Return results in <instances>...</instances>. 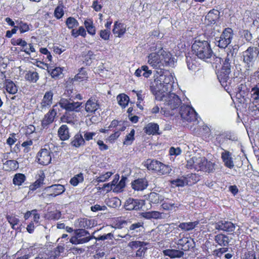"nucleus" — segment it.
<instances>
[{
	"mask_svg": "<svg viewBox=\"0 0 259 259\" xmlns=\"http://www.w3.org/2000/svg\"><path fill=\"white\" fill-rule=\"evenodd\" d=\"M150 53L147 56V63L157 70L163 69L166 66H174L175 62L172 55L163 49L160 42L151 45L149 49Z\"/></svg>",
	"mask_w": 259,
	"mask_h": 259,
	"instance_id": "nucleus-1",
	"label": "nucleus"
},
{
	"mask_svg": "<svg viewBox=\"0 0 259 259\" xmlns=\"http://www.w3.org/2000/svg\"><path fill=\"white\" fill-rule=\"evenodd\" d=\"M154 81L150 86V90L153 95L155 93L168 92L171 88V83L174 82L172 75L163 69L156 70L154 75Z\"/></svg>",
	"mask_w": 259,
	"mask_h": 259,
	"instance_id": "nucleus-2",
	"label": "nucleus"
},
{
	"mask_svg": "<svg viewBox=\"0 0 259 259\" xmlns=\"http://www.w3.org/2000/svg\"><path fill=\"white\" fill-rule=\"evenodd\" d=\"M215 164L208 161L203 156H194L187 160L186 167L189 169H194L208 173L212 172Z\"/></svg>",
	"mask_w": 259,
	"mask_h": 259,
	"instance_id": "nucleus-3",
	"label": "nucleus"
},
{
	"mask_svg": "<svg viewBox=\"0 0 259 259\" xmlns=\"http://www.w3.org/2000/svg\"><path fill=\"white\" fill-rule=\"evenodd\" d=\"M192 50L198 58L207 62H210L214 56L209 43L205 40H195L192 45Z\"/></svg>",
	"mask_w": 259,
	"mask_h": 259,
	"instance_id": "nucleus-4",
	"label": "nucleus"
},
{
	"mask_svg": "<svg viewBox=\"0 0 259 259\" xmlns=\"http://www.w3.org/2000/svg\"><path fill=\"white\" fill-rule=\"evenodd\" d=\"M155 99L158 101L164 102L165 108L174 110L177 108L181 103V100L174 93H155Z\"/></svg>",
	"mask_w": 259,
	"mask_h": 259,
	"instance_id": "nucleus-5",
	"label": "nucleus"
},
{
	"mask_svg": "<svg viewBox=\"0 0 259 259\" xmlns=\"http://www.w3.org/2000/svg\"><path fill=\"white\" fill-rule=\"evenodd\" d=\"M259 54V49L257 47H249L242 53L243 62L247 70H250Z\"/></svg>",
	"mask_w": 259,
	"mask_h": 259,
	"instance_id": "nucleus-6",
	"label": "nucleus"
},
{
	"mask_svg": "<svg viewBox=\"0 0 259 259\" xmlns=\"http://www.w3.org/2000/svg\"><path fill=\"white\" fill-rule=\"evenodd\" d=\"M147 167L148 170L155 172L158 175H168L171 171L170 166L154 159L147 161Z\"/></svg>",
	"mask_w": 259,
	"mask_h": 259,
	"instance_id": "nucleus-7",
	"label": "nucleus"
},
{
	"mask_svg": "<svg viewBox=\"0 0 259 259\" xmlns=\"http://www.w3.org/2000/svg\"><path fill=\"white\" fill-rule=\"evenodd\" d=\"M250 103L248 107V112L251 116L259 114V88H253L249 93Z\"/></svg>",
	"mask_w": 259,
	"mask_h": 259,
	"instance_id": "nucleus-8",
	"label": "nucleus"
},
{
	"mask_svg": "<svg viewBox=\"0 0 259 259\" xmlns=\"http://www.w3.org/2000/svg\"><path fill=\"white\" fill-rule=\"evenodd\" d=\"M233 30L230 28H225L219 37H215V44L220 48L225 49L231 42Z\"/></svg>",
	"mask_w": 259,
	"mask_h": 259,
	"instance_id": "nucleus-9",
	"label": "nucleus"
},
{
	"mask_svg": "<svg viewBox=\"0 0 259 259\" xmlns=\"http://www.w3.org/2000/svg\"><path fill=\"white\" fill-rule=\"evenodd\" d=\"M52 152L49 146L45 145L41 148L37 154V162L41 165H47L51 162L52 157L51 154Z\"/></svg>",
	"mask_w": 259,
	"mask_h": 259,
	"instance_id": "nucleus-10",
	"label": "nucleus"
},
{
	"mask_svg": "<svg viewBox=\"0 0 259 259\" xmlns=\"http://www.w3.org/2000/svg\"><path fill=\"white\" fill-rule=\"evenodd\" d=\"M180 113L182 119L187 121L191 122L197 119L196 112L192 107L189 106H182Z\"/></svg>",
	"mask_w": 259,
	"mask_h": 259,
	"instance_id": "nucleus-11",
	"label": "nucleus"
},
{
	"mask_svg": "<svg viewBox=\"0 0 259 259\" xmlns=\"http://www.w3.org/2000/svg\"><path fill=\"white\" fill-rule=\"evenodd\" d=\"M65 190L63 185L60 184L53 185L45 188L42 193L45 197H55L62 194Z\"/></svg>",
	"mask_w": 259,
	"mask_h": 259,
	"instance_id": "nucleus-12",
	"label": "nucleus"
},
{
	"mask_svg": "<svg viewBox=\"0 0 259 259\" xmlns=\"http://www.w3.org/2000/svg\"><path fill=\"white\" fill-rule=\"evenodd\" d=\"M58 104L62 109L66 111L78 112L82 103L78 102H75L72 101L71 100L62 98L60 99Z\"/></svg>",
	"mask_w": 259,
	"mask_h": 259,
	"instance_id": "nucleus-13",
	"label": "nucleus"
},
{
	"mask_svg": "<svg viewBox=\"0 0 259 259\" xmlns=\"http://www.w3.org/2000/svg\"><path fill=\"white\" fill-rule=\"evenodd\" d=\"M214 227L215 229L221 230L228 233H232L235 230V224L231 222L222 220L214 224Z\"/></svg>",
	"mask_w": 259,
	"mask_h": 259,
	"instance_id": "nucleus-14",
	"label": "nucleus"
},
{
	"mask_svg": "<svg viewBox=\"0 0 259 259\" xmlns=\"http://www.w3.org/2000/svg\"><path fill=\"white\" fill-rule=\"evenodd\" d=\"M57 106V105L53 106V108L45 115L41 121V125L44 128L47 127L48 125L54 121V118L57 115V111L55 109Z\"/></svg>",
	"mask_w": 259,
	"mask_h": 259,
	"instance_id": "nucleus-15",
	"label": "nucleus"
},
{
	"mask_svg": "<svg viewBox=\"0 0 259 259\" xmlns=\"http://www.w3.org/2000/svg\"><path fill=\"white\" fill-rule=\"evenodd\" d=\"M177 243L178 248L184 251L188 250L194 246V242L190 238L184 237L179 239Z\"/></svg>",
	"mask_w": 259,
	"mask_h": 259,
	"instance_id": "nucleus-16",
	"label": "nucleus"
},
{
	"mask_svg": "<svg viewBox=\"0 0 259 259\" xmlns=\"http://www.w3.org/2000/svg\"><path fill=\"white\" fill-rule=\"evenodd\" d=\"M53 93L52 91H48L45 93L43 99L40 103V108L41 111L46 110L49 108L53 103Z\"/></svg>",
	"mask_w": 259,
	"mask_h": 259,
	"instance_id": "nucleus-17",
	"label": "nucleus"
},
{
	"mask_svg": "<svg viewBox=\"0 0 259 259\" xmlns=\"http://www.w3.org/2000/svg\"><path fill=\"white\" fill-rule=\"evenodd\" d=\"M143 205V201L139 199L130 198L126 200L125 208L127 210H138Z\"/></svg>",
	"mask_w": 259,
	"mask_h": 259,
	"instance_id": "nucleus-18",
	"label": "nucleus"
},
{
	"mask_svg": "<svg viewBox=\"0 0 259 259\" xmlns=\"http://www.w3.org/2000/svg\"><path fill=\"white\" fill-rule=\"evenodd\" d=\"M221 149L223 151L221 153V158L224 165L229 168H232L234 166V164L232 157V153L229 151L225 150L223 148L221 147Z\"/></svg>",
	"mask_w": 259,
	"mask_h": 259,
	"instance_id": "nucleus-19",
	"label": "nucleus"
},
{
	"mask_svg": "<svg viewBox=\"0 0 259 259\" xmlns=\"http://www.w3.org/2000/svg\"><path fill=\"white\" fill-rule=\"evenodd\" d=\"M148 185L147 180L145 178H139L135 180L131 183V186L135 191H143L147 188Z\"/></svg>",
	"mask_w": 259,
	"mask_h": 259,
	"instance_id": "nucleus-20",
	"label": "nucleus"
},
{
	"mask_svg": "<svg viewBox=\"0 0 259 259\" xmlns=\"http://www.w3.org/2000/svg\"><path fill=\"white\" fill-rule=\"evenodd\" d=\"M231 73L230 70L222 69L220 72L218 74V78L223 87H226L228 83H230L229 74Z\"/></svg>",
	"mask_w": 259,
	"mask_h": 259,
	"instance_id": "nucleus-21",
	"label": "nucleus"
},
{
	"mask_svg": "<svg viewBox=\"0 0 259 259\" xmlns=\"http://www.w3.org/2000/svg\"><path fill=\"white\" fill-rule=\"evenodd\" d=\"M99 108V104L95 99H89L85 104V110L90 115L95 113Z\"/></svg>",
	"mask_w": 259,
	"mask_h": 259,
	"instance_id": "nucleus-22",
	"label": "nucleus"
},
{
	"mask_svg": "<svg viewBox=\"0 0 259 259\" xmlns=\"http://www.w3.org/2000/svg\"><path fill=\"white\" fill-rule=\"evenodd\" d=\"M76 115L73 113L66 112L61 117L62 122L67 123L73 126L77 124V120L75 119Z\"/></svg>",
	"mask_w": 259,
	"mask_h": 259,
	"instance_id": "nucleus-23",
	"label": "nucleus"
},
{
	"mask_svg": "<svg viewBox=\"0 0 259 259\" xmlns=\"http://www.w3.org/2000/svg\"><path fill=\"white\" fill-rule=\"evenodd\" d=\"M219 14L220 12L218 10L213 9L210 11L205 16V23L207 25L215 23L219 19Z\"/></svg>",
	"mask_w": 259,
	"mask_h": 259,
	"instance_id": "nucleus-24",
	"label": "nucleus"
},
{
	"mask_svg": "<svg viewBox=\"0 0 259 259\" xmlns=\"http://www.w3.org/2000/svg\"><path fill=\"white\" fill-rule=\"evenodd\" d=\"M126 26L125 24L116 21L114 23L112 31L116 36L120 37L125 33L126 30Z\"/></svg>",
	"mask_w": 259,
	"mask_h": 259,
	"instance_id": "nucleus-25",
	"label": "nucleus"
},
{
	"mask_svg": "<svg viewBox=\"0 0 259 259\" xmlns=\"http://www.w3.org/2000/svg\"><path fill=\"white\" fill-rule=\"evenodd\" d=\"M163 253L165 256H168L171 258H180L184 255V252L177 249H167L163 250Z\"/></svg>",
	"mask_w": 259,
	"mask_h": 259,
	"instance_id": "nucleus-26",
	"label": "nucleus"
},
{
	"mask_svg": "<svg viewBox=\"0 0 259 259\" xmlns=\"http://www.w3.org/2000/svg\"><path fill=\"white\" fill-rule=\"evenodd\" d=\"M234 58V50H230L227 53V55L225 57L223 61V64L222 69L230 70H231V64Z\"/></svg>",
	"mask_w": 259,
	"mask_h": 259,
	"instance_id": "nucleus-27",
	"label": "nucleus"
},
{
	"mask_svg": "<svg viewBox=\"0 0 259 259\" xmlns=\"http://www.w3.org/2000/svg\"><path fill=\"white\" fill-rule=\"evenodd\" d=\"M71 144L75 148H79L85 145L84 139H83V135L80 132L74 136Z\"/></svg>",
	"mask_w": 259,
	"mask_h": 259,
	"instance_id": "nucleus-28",
	"label": "nucleus"
},
{
	"mask_svg": "<svg viewBox=\"0 0 259 259\" xmlns=\"http://www.w3.org/2000/svg\"><path fill=\"white\" fill-rule=\"evenodd\" d=\"M58 136L62 141H65L68 140L69 137V129L66 124L62 125L59 128Z\"/></svg>",
	"mask_w": 259,
	"mask_h": 259,
	"instance_id": "nucleus-29",
	"label": "nucleus"
},
{
	"mask_svg": "<svg viewBox=\"0 0 259 259\" xmlns=\"http://www.w3.org/2000/svg\"><path fill=\"white\" fill-rule=\"evenodd\" d=\"M24 77L27 81L31 83H35L39 79V76L37 72L30 70L26 72Z\"/></svg>",
	"mask_w": 259,
	"mask_h": 259,
	"instance_id": "nucleus-30",
	"label": "nucleus"
},
{
	"mask_svg": "<svg viewBox=\"0 0 259 259\" xmlns=\"http://www.w3.org/2000/svg\"><path fill=\"white\" fill-rule=\"evenodd\" d=\"M145 132L148 135L159 134V125L157 123H149L144 128Z\"/></svg>",
	"mask_w": 259,
	"mask_h": 259,
	"instance_id": "nucleus-31",
	"label": "nucleus"
},
{
	"mask_svg": "<svg viewBox=\"0 0 259 259\" xmlns=\"http://www.w3.org/2000/svg\"><path fill=\"white\" fill-rule=\"evenodd\" d=\"M141 217L146 219H158L161 218V213L158 211H150L141 213Z\"/></svg>",
	"mask_w": 259,
	"mask_h": 259,
	"instance_id": "nucleus-32",
	"label": "nucleus"
},
{
	"mask_svg": "<svg viewBox=\"0 0 259 259\" xmlns=\"http://www.w3.org/2000/svg\"><path fill=\"white\" fill-rule=\"evenodd\" d=\"M214 241L221 246H227L229 242L228 236L223 234H219L214 237Z\"/></svg>",
	"mask_w": 259,
	"mask_h": 259,
	"instance_id": "nucleus-33",
	"label": "nucleus"
},
{
	"mask_svg": "<svg viewBox=\"0 0 259 259\" xmlns=\"http://www.w3.org/2000/svg\"><path fill=\"white\" fill-rule=\"evenodd\" d=\"M3 168L5 170L11 171L15 170L18 168V163L17 161L14 160H7L3 163Z\"/></svg>",
	"mask_w": 259,
	"mask_h": 259,
	"instance_id": "nucleus-34",
	"label": "nucleus"
},
{
	"mask_svg": "<svg viewBox=\"0 0 259 259\" xmlns=\"http://www.w3.org/2000/svg\"><path fill=\"white\" fill-rule=\"evenodd\" d=\"M6 91L10 94L14 95L18 91V88L13 81L7 79L5 84Z\"/></svg>",
	"mask_w": 259,
	"mask_h": 259,
	"instance_id": "nucleus-35",
	"label": "nucleus"
},
{
	"mask_svg": "<svg viewBox=\"0 0 259 259\" xmlns=\"http://www.w3.org/2000/svg\"><path fill=\"white\" fill-rule=\"evenodd\" d=\"M181 205V204L179 202L174 203L171 201H164L161 204V207L164 210H172L178 208Z\"/></svg>",
	"mask_w": 259,
	"mask_h": 259,
	"instance_id": "nucleus-36",
	"label": "nucleus"
},
{
	"mask_svg": "<svg viewBox=\"0 0 259 259\" xmlns=\"http://www.w3.org/2000/svg\"><path fill=\"white\" fill-rule=\"evenodd\" d=\"M84 25L89 34L93 36L95 35L96 29L92 20L88 19L85 20Z\"/></svg>",
	"mask_w": 259,
	"mask_h": 259,
	"instance_id": "nucleus-37",
	"label": "nucleus"
},
{
	"mask_svg": "<svg viewBox=\"0 0 259 259\" xmlns=\"http://www.w3.org/2000/svg\"><path fill=\"white\" fill-rule=\"evenodd\" d=\"M148 199L151 203L157 204L163 200L164 197L157 193L151 192L148 196Z\"/></svg>",
	"mask_w": 259,
	"mask_h": 259,
	"instance_id": "nucleus-38",
	"label": "nucleus"
},
{
	"mask_svg": "<svg viewBox=\"0 0 259 259\" xmlns=\"http://www.w3.org/2000/svg\"><path fill=\"white\" fill-rule=\"evenodd\" d=\"M170 183L173 187H184L188 184V182L186 178L182 177L171 181Z\"/></svg>",
	"mask_w": 259,
	"mask_h": 259,
	"instance_id": "nucleus-39",
	"label": "nucleus"
},
{
	"mask_svg": "<svg viewBox=\"0 0 259 259\" xmlns=\"http://www.w3.org/2000/svg\"><path fill=\"white\" fill-rule=\"evenodd\" d=\"M7 219L14 230H18L20 228V221L16 217L12 215H8Z\"/></svg>",
	"mask_w": 259,
	"mask_h": 259,
	"instance_id": "nucleus-40",
	"label": "nucleus"
},
{
	"mask_svg": "<svg viewBox=\"0 0 259 259\" xmlns=\"http://www.w3.org/2000/svg\"><path fill=\"white\" fill-rule=\"evenodd\" d=\"M199 224L198 221L193 222L182 223L179 225V227L185 231H190L193 229Z\"/></svg>",
	"mask_w": 259,
	"mask_h": 259,
	"instance_id": "nucleus-41",
	"label": "nucleus"
},
{
	"mask_svg": "<svg viewBox=\"0 0 259 259\" xmlns=\"http://www.w3.org/2000/svg\"><path fill=\"white\" fill-rule=\"evenodd\" d=\"M117 100L119 105L121 107L125 108L128 104L130 99L127 95L124 94H121L117 96Z\"/></svg>",
	"mask_w": 259,
	"mask_h": 259,
	"instance_id": "nucleus-42",
	"label": "nucleus"
},
{
	"mask_svg": "<svg viewBox=\"0 0 259 259\" xmlns=\"http://www.w3.org/2000/svg\"><path fill=\"white\" fill-rule=\"evenodd\" d=\"M26 180V177L24 174L18 173L15 175L13 182L15 185L20 186Z\"/></svg>",
	"mask_w": 259,
	"mask_h": 259,
	"instance_id": "nucleus-43",
	"label": "nucleus"
},
{
	"mask_svg": "<svg viewBox=\"0 0 259 259\" xmlns=\"http://www.w3.org/2000/svg\"><path fill=\"white\" fill-rule=\"evenodd\" d=\"M83 180V174L80 172L72 178L70 180V183L73 186H76L79 183H82Z\"/></svg>",
	"mask_w": 259,
	"mask_h": 259,
	"instance_id": "nucleus-44",
	"label": "nucleus"
},
{
	"mask_svg": "<svg viewBox=\"0 0 259 259\" xmlns=\"http://www.w3.org/2000/svg\"><path fill=\"white\" fill-rule=\"evenodd\" d=\"M88 78L86 71L83 68H80L79 72L76 74L74 78L73 81H81L87 79Z\"/></svg>",
	"mask_w": 259,
	"mask_h": 259,
	"instance_id": "nucleus-45",
	"label": "nucleus"
},
{
	"mask_svg": "<svg viewBox=\"0 0 259 259\" xmlns=\"http://www.w3.org/2000/svg\"><path fill=\"white\" fill-rule=\"evenodd\" d=\"M126 179H127L126 177H122L118 183H117L115 187H113V191L115 192H119L122 191L125 186V182Z\"/></svg>",
	"mask_w": 259,
	"mask_h": 259,
	"instance_id": "nucleus-46",
	"label": "nucleus"
},
{
	"mask_svg": "<svg viewBox=\"0 0 259 259\" xmlns=\"http://www.w3.org/2000/svg\"><path fill=\"white\" fill-rule=\"evenodd\" d=\"M66 24L69 29H73L77 27L79 23L74 18L70 17L66 19Z\"/></svg>",
	"mask_w": 259,
	"mask_h": 259,
	"instance_id": "nucleus-47",
	"label": "nucleus"
},
{
	"mask_svg": "<svg viewBox=\"0 0 259 259\" xmlns=\"http://www.w3.org/2000/svg\"><path fill=\"white\" fill-rule=\"evenodd\" d=\"M147 243L143 241H132L128 243V246L130 247L132 249H137L138 248H141L143 246H146Z\"/></svg>",
	"mask_w": 259,
	"mask_h": 259,
	"instance_id": "nucleus-48",
	"label": "nucleus"
},
{
	"mask_svg": "<svg viewBox=\"0 0 259 259\" xmlns=\"http://www.w3.org/2000/svg\"><path fill=\"white\" fill-rule=\"evenodd\" d=\"M107 204L110 207L116 208L121 205V201L117 197H113L108 200Z\"/></svg>",
	"mask_w": 259,
	"mask_h": 259,
	"instance_id": "nucleus-49",
	"label": "nucleus"
},
{
	"mask_svg": "<svg viewBox=\"0 0 259 259\" xmlns=\"http://www.w3.org/2000/svg\"><path fill=\"white\" fill-rule=\"evenodd\" d=\"M83 135V139H84V142L85 141H89L92 139L93 138L97 135L96 132H91L90 131H84L81 133Z\"/></svg>",
	"mask_w": 259,
	"mask_h": 259,
	"instance_id": "nucleus-50",
	"label": "nucleus"
},
{
	"mask_svg": "<svg viewBox=\"0 0 259 259\" xmlns=\"http://www.w3.org/2000/svg\"><path fill=\"white\" fill-rule=\"evenodd\" d=\"M134 135L135 130L133 129L131 131L130 133L125 137L123 144L126 145H131L134 140Z\"/></svg>",
	"mask_w": 259,
	"mask_h": 259,
	"instance_id": "nucleus-51",
	"label": "nucleus"
},
{
	"mask_svg": "<svg viewBox=\"0 0 259 259\" xmlns=\"http://www.w3.org/2000/svg\"><path fill=\"white\" fill-rule=\"evenodd\" d=\"M83 61L87 65H89L94 57V53L92 51H89L87 54L84 55L83 57Z\"/></svg>",
	"mask_w": 259,
	"mask_h": 259,
	"instance_id": "nucleus-52",
	"label": "nucleus"
},
{
	"mask_svg": "<svg viewBox=\"0 0 259 259\" xmlns=\"http://www.w3.org/2000/svg\"><path fill=\"white\" fill-rule=\"evenodd\" d=\"M113 174L112 172H107L105 174L100 175L98 177H97L96 180L97 182L101 183L106 181Z\"/></svg>",
	"mask_w": 259,
	"mask_h": 259,
	"instance_id": "nucleus-53",
	"label": "nucleus"
},
{
	"mask_svg": "<svg viewBox=\"0 0 259 259\" xmlns=\"http://www.w3.org/2000/svg\"><path fill=\"white\" fill-rule=\"evenodd\" d=\"M11 44L13 46H20L22 48H24L27 46V42L21 38H18L16 39H12L11 40Z\"/></svg>",
	"mask_w": 259,
	"mask_h": 259,
	"instance_id": "nucleus-54",
	"label": "nucleus"
},
{
	"mask_svg": "<svg viewBox=\"0 0 259 259\" xmlns=\"http://www.w3.org/2000/svg\"><path fill=\"white\" fill-rule=\"evenodd\" d=\"M216 140L220 145L224 147L226 144L228 142L229 140H231V139L225 137L222 135H218L216 138Z\"/></svg>",
	"mask_w": 259,
	"mask_h": 259,
	"instance_id": "nucleus-55",
	"label": "nucleus"
},
{
	"mask_svg": "<svg viewBox=\"0 0 259 259\" xmlns=\"http://www.w3.org/2000/svg\"><path fill=\"white\" fill-rule=\"evenodd\" d=\"M74 234V236L79 239L89 235L90 233L84 229H78L75 231Z\"/></svg>",
	"mask_w": 259,
	"mask_h": 259,
	"instance_id": "nucleus-56",
	"label": "nucleus"
},
{
	"mask_svg": "<svg viewBox=\"0 0 259 259\" xmlns=\"http://www.w3.org/2000/svg\"><path fill=\"white\" fill-rule=\"evenodd\" d=\"M142 67V71L143 72L142 76L145 78L149 77L152 75V71L151 70L149 69L148 66L147 65H143Z\"/></svg>",
	"mask_w": 259,
	"mask_h": 259,
	"instance_id": "nucleus-57",
	"label": "nucleus"
},
{
	"mask_svg": "<svg viewBox=\"0 0 259 259\" xmlns=\"http://www.w3.org/2000/svg\"><path fill=\"white\" fill-rule=\"evenodd\" d=\"M33 142L32 140H28L26 141H24L22 144V146L24 148V152L28 153L30 150V147L32 145Z\"/></svg>",
	"mask_w": 259,
	"mask_h": 259,
	"instance_id": "nucleus-58",
	"label": "nucleus"
},
{
	"mask_svg": "<svg viewBox=\"0 0 259 259\" xmlns=\"http://www.w3.org/2000/svg\"><path fill=\"white\" fill-rule=\"evenodd\" d=\"M64 15V11L63 8L61 6H58L55 10L54 16L55 17L59 19L62 17Z\"/></svg>",
	"mask_w": 259,
	"mask_h": 259,
	"instance_id": "nucleus-59",
	"label": "nucleus"
},
{
	"mask_svg": "<svg viewBox=\"0 0 259 259\" xmlns=\"http://www.w3.org/2000/svg\"><path fill=\"white\" fill-rule=\"evenodd\" d=\"M110 32L109 30H101L100 31V37L105 40L109 39Z\"/></svg>",
	"mask_w": 259,
	"mask_h": 259,
	"instance_id": "nucleus-60",
	"label": "nucleus"
},
{
	"mask_svg": "<svg viewBox=\"0 0 259 259\" xmlns=\"http://www.w3.org/2000/svg\"><path fill=\"white\" fill-rule=\"evenodd\" d=\"M193 60L190 57H187V64L188 68L190 70H195L197 68L196 65L193 62Z\"/></svg>",
	"mask_w": 259,
	"mask_h": 259,
	"instance_id": "nucleus-61",
	"label": "nucleus"
},
{
	"mask_svg": "<svg viewBox=\"0 0 259 259\" xmlns=\"http://www.w3.org/2000/svg\"><path fill=\"white\" fill-rule=\"evenodd\" d=\"M28 46L29 48H27V46L24 48H22L21 51L25 52L27 55H30L31 52H35V50L32 44H29Z\"/></svg>",
	"mask_w": 259,
	"mask_h": 259,
	"instance_id": "nucleus-62",
	"label": "nucleus"
},
{
	"mask_svg": "<svg viewBox=\"0 0 259 259\" xmlns=\"http://www.w3.org/2000/svg\"><path fill=\"white\" fill-rule=\"evenodd\" d=\"M243 259H257L254 251H248L244 253Z\"/></svg>",
	"mask_w": 259,
	"mask_h": 259,
	"instance_id": "nucleus-63",
	"label": "nucleus"
},
{
	"mask_svg": "<svg viewBox=\"0 0 259 259\" xmlns=\"http://www.w3.org/2000/svg\"><path fill=\"white\" fill-rule=\"evenodd\" d=\"M143 225L141 223H136L132 224L129 227V231H135L136 232L140 231V228H142Z\"/></svg>",
	"mask_w": 259,
	"mask_h": 259,
	"instance_id": "nucleus-64",
	"label": "nucleus"
}]
</instances>
